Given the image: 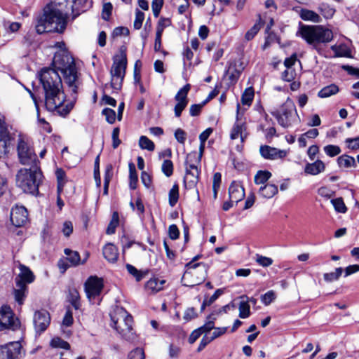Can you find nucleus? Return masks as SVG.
<instances>
[{
  "mask_svg": "<svg viewBox=\"0 0 359 359\" xmlns=\"http://www.w3.org/2000/svg\"><path fill=\"white\" fill-rule=\"evenodd\" d=\"M39 81L44 93V104L49 111H56L62 116H67L73 108V104L63 105L66 96L62 79L53 68H44L39 74Z\"/></svg>",
  "mask_w": 359,
  "mask_h": 359,
  "instance_id": "obj_1",
  "label": "nucleus"
},
{
  "mask_svg": "<svg viewBox=\"0 0 359 359\" xmlns=\"http://www.w3.org/2000/svg\"><path fill=\"white\" fill-rule=\"evenodd\" d=\"M64 2L55 0L47 4L43 8V15L37 20L36 31L38 34L57 32L62 33L67 24V13L64 8Z\"/></svg>",
  "mask_w": 359,
  "mask_h": 359,
  "instance_id": "obj_2",
  "label": "nucleus"
},
{
  "mask_svg": "<svg viewBox=\"0 0 359 359\" xmlns=\"http://www.w3.org/2000/svg\"><path fill=\"white\" fill-rule=\"evenodd\" d=\"M53 69L62 74L64 81L71 91L76 94L80 81L73 57L66 50H60L53 57Z\"/></svg>",
  "mask_w": 359,
  "mask_h": 359,
  "instance_id": "obj_3",
  "label": "nucleus"
},
{
  "mask_svg": "<svg viewBox=\"0 0 359 359\" xmlns=\"http://www.w3.org/2000/svg\"><path fill=\"white\" fill-rule=\"evenodd\" d=\"M297 36H300L317 50L320 44L327 43L333 39L332 31L322 25H301Z\"/></svg>",
  "mask_w": 359,
  "mask_h": 359,
  "instance_id": "obj_4",
  "label": "nucleus"
},
{
  "mask_svg": "<svg viewBox=\"0 0 359 359\" xmlns=\"http://www.w3.org/2000/svg\"><path fill=\"white\" fill-rule=\"evenodd\" d=\"M111 325L124 338L129 341H133L135 332L133 331V317L122 307L115 306L109 313Z\"/></svg>",
  "mask_w": 359,
  "mask_h": 359,
  "instance_id": "obj_5",
  "label": "nucleus"
},
{
  "mask_svg": "<svg viewBox=\"0 0 359 359\" xmlns=\"http://www.w3.org/2000/svg\"><path fill=\"white\" fill-rule=\"evenodd\" d=\"M42 172L39 166L21 168L15 177L18 187L25 193L35 195L39 192V187L41 182Z\"/></svg>",
  "mask_w": 359,
  "mask_h": 359,
  "instance_id": "obj_6",
  "label": "nucleus"
},
{
  "mask_svg": "<svg viewBox=\"0 0 359 359\" xmlns=\"http://www.w3.org/2000/svg\"><path fill=\"white\" fill-rule=\"evenodd\" d=\"M17 152L21 164L29 165L30 167L38 166L37 156L31 145L29 140L27 137L19 135Z\"/></svg>",
  "mask_w": 359,
  "mask_h": 359,
  "instance_id": "obj_7",
  "label": "nucleus"
},
{
  "mask_svg": "<svg viewBox=\"0 0 359 359\" xmlns=\"http://www.w3.org/2000/svg\"><path fill=\"white\" fill-rule=\"evenodd\" d=\"M127 65L126 55L123 51L113 58V65L111 68V86L115 90L121 88Z\"/></svg>",
  "mask_w": 359,
  "mask_h": 359,
  "instance_id": "obj_8",
  "label": "nucleus"
},
{
  "mask_svg": "<svg viewBox=\"0 0 359 359\" xmlns=\"http://www.w3.org/2000/svg\"><path fill=\"white\" fill-rule=\"evenodd\" d=\"M271 114L276 118L278 124L285 128L291 126L295 118L298 117L295 105L290 99L280 109L271 111Z\"/></svg>",
  "mask_w": 359,
  "mask_h": 359,
  "instance_id": "obj_9",
  "label": "nucleus"
},
{
  "mask_svg": "<svg viewBox=\"0 0 359 359\" xmlns=\"http://www.w3.org/2000/svg\"><path fill=\"white\" fill-rule=\"evenodd\" d=\"M201 174L200 165L186 160L185 161V175L183 182L186 189H196L197 198L200 199L198 190L196 189L199 181Z\"/></svg>",
  "mask_w": 359,
  "mask_h": 359,
  "instance_id": "obj_10",
  "label": "nucleus"
},
{
  "mask_svg": "<svg viewBox=\"0 0 359 359\" xmlns=\"http://www.w3.org/2000/svg\"><path fill=\"white\" fill-rule=\"evenodd\" d=\"M20 327V321L15 318L10 306L4 305L0 309V331L15 330Z\"/></svg>",
  "mask_w": 359,
  "mask_h": 359,
  "instance_id": "obj_11",
  "label": "nucleus"
},
{
  "mask_svg": "<svg viewBox=\"0 0 359 359\" xmlns=\"http://www.w3.org/2000/svg\"><path fill=\"white\" fill-rule=\"evenodd\" d=\"M33 323L36 332L41 334L49 326L50 316L46 310L36 311L34 314Z\"/></svg>",
  "mask_w": 359,
  "mask_h": 359,
  "instance_id": "obj_12",
  "label": "nucleus"
},
{
  "mask_svg": "<svg viewBox=\"0 0 359 359\" xmlns=\"http://www.w3.org/2000/svg\"><path fill=\"white\" fill-rule=\"evenodd\" d=\"M191 89V85L187 83L179 90L175 96L177 104L175 106L174 111L176 117H180L182 111L186 108L188 104L187 95Z\"/></svg>",
  "mask_w": 359,
  "mask_h": 359,
  "instance_id": "obj_13",
  "label": "nucleus"
},
{
  "mask_svg": "<svg viewBox=\"0 0 359 359\" xmlns=\"http://www.w3.org/2000/svg\"><path fill=\"white\" fill-rule=\"evenodd\" d=\"M103 288V280L96 276L90 277L85 283L87 297L91 299L99 296Z\"/></svg>",
  "mask_w": 359,
  "mask_h": 359,
  "instance_id": "obj_14",
  "label": "nucleus"
},
{
  "mask_svg": "<svg viewBox=\"0 0 359 359\" xmlns=\"http://www.w3.org/2000/svg\"><path fill=\"white\" fill-rule=\"evenodd\" d=\"M11 222L16 227L24 226L28 219V213L24 206L15 205L12 208L10 215Z\"/></svg>",
  "mask_w": 359,
  "mask_h": 359,
  "instance_id": "obj_15",
  "label": "nucleus"
},
{
  "mask_svg": "<svg viewBox=\"0 0 359 359\" xmlns=\"http://www.w3.org/2000/svg\"><path fill=\"white\" fill-rule=\"evenodd\" d=\"M21 344L14 341L0 346V359H18Z\"/></svg>",
  "mask_w": 359,
  "mask_h": 359,
  "instance_id": "obj_16",
  "label": "nucleus"
},
{
  "mask_svg": "<svg viewBox=\"0 0 359 359\" xmlns=\"http://www.w3.org/2000/svg\"><path fill=\"white\" fill-rule=\"evenodd\" d=\"M259 151L261 156L266 159L283 158L287 155L286 151L268 145H262L259 148Z\"/></svg>",
  "mask_w": 359,
  "mask_h": 359,
  "instance_id": "obj_17",
  "label": "nucleus"
},
{
  "mask_svg": "<svg viewBox=\"0 0 359 359\" xmlns=\"http://www.w3.org/2000/svg\"><path fill=\"white\" fill-rule=\"evenodd\" d=\"M229 199L238 203L245 197V189L240 182L233 181L229 188Z\"/></svg>",
  "mask_w": 359,
  "mask_h": 359,
  "instance_id": "obj_18",
  "label": "nucleus"
},
{
  "mask_svg": "<svg viewBox=\"0 0 359 359\" xmlns=\"http://www.w3.org/2000/svg\"><path fill=\"white\" fill-rule=\"evenodd\" d=\"M20 270V273L15 278V283L19 282L27 285L34 280L35 276L27 266L21 264Z\"/></svg>",
  "mask_w": 359,
  "mask_h": 359,
  "instance_id": "obj_19",
  "label": "nucleus"
},
{
  "mask_svg": "<svg viewBox=\"0 0 359 359\" xmlns=\"http://www.w3.org/2000/svg\"><path fill=\"white\" fill-rule=\"evenodd\" d=\"M165 283V280L154 277L146 283L144 288L149 294H156L163 290Z\"/></svg>",
  "mask_w": 359,
  "mask_h": 359,
  "instance_id": "obj_20",
  "label": "nucleus"
},
{
  "mask_svg": "<svg viewBox=\"0 0 359 359\" xmlns=\"http://www.w3.org/2000/svg\"><path fill=\"white\" fill-rule=\"evenodd\" d=\"M103 255L104 258L111 263H114L118 257V252L117 248L112 243H109L103 248Z\"/></svg>",
  "mask_w": 359,
  "mask_h": 359,
  "instance_id": "obj_21",
  "label": "nucleus"
},
{
  "mask_svg": "<svg viewBox=\"0 0 359 359\" xmlns=\"http://www.w3.org/2000/svg\"><path fill=\"white\" fill-rule=\"evenodd\" d=\"M325 169V163L321 160H316L313 163H308L304 168V172L306 174L311 175H316Z\"/></svg>",
  "mask_w": 359,
  "mask_h": 359,
  "instance_id": "obj_22",
  "label": "nucleus"
},
{
  "mask_svg": "<svg viewBox=\"0 0 359 359\" xmlns=\"http://www.w3.org/2000/svg\"><path fill=\"white\" fill-rule=\"evenodd\" d=\"M16 283V288L13 290V294L15 297V300L18 303L19 305H22L24 303V300L27 297L28 292L27 285L22 283H19V282Z\"/></svg>",
  "mask_w": 359,
  "mask_h": 359,
  "instance_id": "obj_23",
  "label": "nucleus"
},
{
  "mask_svg": "<svg viewBox=\"0 0 359 359\" xmlns=\"http://www.w3.org/2000/svg\"><path fill=\"white\" fill-rule=\"evenodd\" d=\"M246 130V126L245 123H240L236 121L231 131L230 138L231 140H236L241 136V140L243 142L244 139L246 137V135H243V132Z\"/></svg>",
  "mask_w": 359,
  "mask_h": 359,
  "instance_id": "obj_24",
  "label": "nucleus"
},
{
  "mask_svg": "<svg viewBox=\"0 0 359 359\" xmlns=\"http://www.w3.org/2000/svg\"><path fill=\"white\" fill-rule=\"evenodd\" d=\"M278 193V187L273 184H266L259 188V194L265 198H271Z\"/></svg>",
  "mask_w": 359,
  "mask_h": 359,
  "instance_id": "obj_25",
  "label": "nucleus"
},
{
  "mask_svg": "<svg viewBox=\"0 0 359 359\" xmlns=\"http://www.w3.org/2000/svg\"><path fill=\"white\" fill-rule=\"evenodd\" d=\"M205 142H200L199 153L197 154L196 151L189 153L187 154L186 160L201 165V158L205 149Z\"/></svg>",
  "mask_w": 359,
  "mask_h": 359,
  "instance_id": "obj_26",
  "label": "nucleus"
},
{
  "mask_svg": "<svg viewBox=\"0 0 359 359\" xmlns=\"http://www.w3.org/2000/svg\"><path fill=\"white\" fill-rule=\"evenodd\" d=\"M339 91V87L332 83L323 88L318 93V97L321 98H326L333 95L337 94Z\"/></svg>",
  "mask_w": 359,
  "mask_h": 359,
  "instance_id": "obj_27",
  "label": "nucleus"
},
{
  "mask_svg": "<svg viewBox=\"0 0 359 359\" xmlns=\"http://www.w3.org/2000/svg\"><path fill=\"white\" fill-rule=\"evenodd\" d=\"M300 17L303 20H308L313 22H320L321 21V18L318 13L308 9H302L300 12Z\"/></svg>",
  "mask_w": 359,
  "mask_h": 359,
  "instance_id": "obj_28",
  "label": "nucleus"
},
{
  "mask_svg": "<svg viewBox=\"0 0 359 359\" xmlns=\"http://www.w3.org/2000/svg\"><path fill=\"white\" fill-rule=\"evenodd\" d=\"M337 163L340 167L350 168L356 166L355 158L346 154L338 157Z\"/></svg>",
  "mask_w": 359,
  "mask_h": 359,
  "instance_id": "obj_29",
  "label": "nucleus"
},
{
  "mask_svg": "<svg viewBox=\"0 0 359 359\" xmlns=\"http://www.w3.org/2000/svg\"><path fill=\"white\" fill-rule=\"evenodd\" d=\"M65 254L67 255V259L72 266H77L81 264V258L78 252L66 248Z\"/></svg>",
  "mask_w": 359,
  "mask_h": 359,
  "instance_id": "obj_30",
  "label": "nucleus"
},
{
  "mask_svg": "<svg viewBox=\"0 0 359 359\" xmlns=\"http://www.w3.org/2000/svg\"><path fill=\"white\" fill-rule=\"evenodd\" d=\"M241 71L236 68V65H230L229 69L226 71V74L228 76V79L230 84H234L238 80Z\"/></svg>",
  "mask_w": 359,
  "mask_h": 359,
  "instance_id": "obj_31",
  "label": "nucleus"
},
{
  "mask_svg": "<svg viewBox=\"0 0 359 359\" xmlns=\"http://www.w3.org/2000/svg\"><path fill=\"white\" fill-rule=\"evenodd\" d=\"M169 205L171 207H174L179 199V185L175 183L169 191Z\"/></svg>",
  "mask_w": 359,
  "mask_h": 359,
  "instance_id": "obj_32",
  "label": "nucleus"
},
{
  "mask_svg": "<svg viewBox=\"0 0 359 359\" xmlns=\"http://www.w3.org/2000/svg\"><path fill=\"white\" fill-rule=\"evenodd\" d=\"M69 301L75 309L80 307V296L76 289H71L69 292Z\"/></svg>",
  "mask_w": 359,
  "mask_h": 359,
  "instance_id": "obj_33",
  "label": "nucleus"
},
{
  "mask_svg": "<svg viewBox=\"0 0 359 359\" xmlns=\"http://www.w3.org/2000/svg\"><path fill=\"white\" fill-rule=\"evenodd\" d=\"M271 177V173L268 170H259L255 176V182L257 184L266 183Z\"/></svg>",
  "mask_w": 359,
  "mask_h": 359,
  "instance_id": "obj_34",
  "label": "nucleus"
},
{
  "mask_svg": "<svg viewBox=\"0 0 359 359\" xmlns=\"http://www.w3.org/2000/svg\"><path fill=\"white\" fill-rule=\"evenodd\" d=\"M254 90L252 87L245 90L241 96V102L243 105H250L254 98Z\"/></svg>",
  "mask_w": 359,
  "mask_h": 359,
  "instance_id": "obj_35",
  "label": "nucleus"
},
{
  "mask_svg": "<svg viewBox=\"0 0 359 359\" xmlns=\"http://www.w3.org/2000/svg\"><path fill=\"white\" fill-rule=\"evenodd\" d=\"M139 146L142 149L153 151L155 149L154 143L147 136H141L139 140Z\"/></svg>",
  "mask_w": 359,
  "mask_h": 359,
  "instance_id": "obj_36",
  "label": "nucleus"
},
{
  "mask_svg": "<svg viewBox=\"0 0 359 359\" xmlns=\"http://www.w3.org/2000/svg\"><path fill=\"white\" fill-rule=\"evenodd\" d=\"M119 223V217L117 212H114L112 215V218L107 228L106 233L107 234L111 235L115 233L116 228L118 225Z\"/></svg>",
  "mask_w": 359,
  "mask_h": 359,
  "instance_id": "obj_37",
  "label": "nucleus"
},
{
  "mask_svg": "<svg viewBox=\"0 0 359 359\" xmlns=\"http://www.w3.org/2000/svg\"><path fill=\"white\" fill-rule=\"evenodd\" d=\"M343 272V269L341 267L336 268L335 271L330 273H325L323 275L324 280L326 282H332L334 280H337L339 277L341 276Z\"/></svg>",
  "mask_w": 359,
  "mask_h": 359,
  "instance_id": "obj_38",
  "label": "nucleus"
},
{
  "mask_svg": "<svg viewBox=\"0 0 359 359\" xmlns=\"http://www.w3.org/2000/svg\"><path fill=\"white\" fill-rule=\"evenodd\" d=\"M239 317L241 318H246L250 315V306L248 301H241L238 306Z\"/></svg>",
  "mask_w": 359,
  "mask_h": 359,
  "instance_id": "obj_39",
  "label": "nucleus"
},
{
  "mask_svg": "<svg viewBox=\"0 0 359 359\" xmlns=\"http://www.w3.org/2000/svg\"><path fill=\"white\" fill-rule=\"evenodd\" d=\"M215 319L216 318L214 317L213 314H210L208 316L207 322L203 326L198 328L202 334L209 332L214 328Z\"/></svg>",
  "mask_w": 359,
  "mask_h": 359,
  "instance_id": "obj_40",
  "label": "nucleus"
},
{
  "mask_svg": "<svg viewBox=\"0 0 359 359\" xmlns=\"http://www.w3.org/2000/svg\"><path fill=\"white\" fill-rule=\"evenodd\" d=\"M172 22L170 18L161 17L158 22L156 33L163 34L164 29L170 26Z\"/></svg>",
  "mask_w": 359,
  "mask_h": 359,
  "instance_id": "obj_41",
  "label": "nucleus"
},
{
  "mask_svg": "<svg viewBox=\"0 0 359 359\" xmlns=\"http://www.w3.org/2000/svg\"><path fill=\"white\" fill-rule=\"evenodd\" d=\"M50 345L54 348H60L65 350L70 348L69 344L60 337L53 338L50 341Z\"/></svg>",
  "mask_w": 359,
  "mask_h": 359,
  "instance_id": "obj_42",
  "label": "nucleus"
},
{
  "mask_svg": "<svg viewBox=\"0 0 359 359\" xmlns=\"http://www.w3.org/2000/svg\"><path fill=\"white\" fill-rule=\"evenodd\" d=\"M331 203L333 205L334 210L337 212L345 213L346 212L347 208L344 203L342 198L332 199L331 200Z\"/></svg>",
  "mask_w": 359,
  "mask_h": 359,
  "instance_id": "obj_43",
  "label": "nucleus"
},
{
  "mask_svg": "<svg viewBox=\"0 0 359 359\" xmlns=\"http://www.w3.org/2000/svg\"><path fill=\"white\" fill-rule=\"evenodd\" d=\"M319 9L322 15L327 19L332 18L336 11L334 8L326 4H321Z\"/></svg>",
  "mask_w": 359,
  "mask_h": 359,
  "instance_id": "obj_44",
  "label": "nucleus"
},
{
  "mask_svg": "<svg viewBox=\"0 0 359 359\" xmlns=\"http://www.w3.org/2000/svg\"><path fill=\"white\" fill-rule=\"evenodd\" d=\"M162 172L166 177H170L173 173V163L170 160H164L161 167Z\"/></svg>",
  "mask_w": 359,
  "mask_h": 359,
  "instance_id": "obj_45",
  "label": "nucleus"
},
{
  "mask_svg": "<svg viewBox=\"0 0 359 359\" xmlns=\"http://www.w3.org/2000/svg\"><path fill=\"white\" fill-rule=\"evenodd\" d=\"M324 151L325 154L330 157L336 156L341 153L340 147L332 144L325 146L324 147Z\"/></svg>",
  "mask_w": 359,
  "mask_h": 359,
  "instance_id": "obj_46",
  "label": "nucleus"
},
{
  "mask_svg": "<svg viewBox=\"0 0 359 359\" xmlns=\"http://www.w3.org/2000/svg\"><path fill=\"white\" fill-rule=\"evenodd\" d=\"M276 297V296L275 292L273 290H269L264 294L262 295L261 301L265 306H268L275 300Z\"/></svg>",
  "mask_w": 359,
  "mask_h": 359,
  "instance_id": "obj_47",
  "label": "nucleus"
},
{
  "mask_svg": "<svg viewBox=\"0 0 359 359\" xmlns=\"http://www.w3.org/2000/svg\"><path fill=\"white\" fill-rule=\"evenodd\" d=\"M102 113L105 116L106 121L109 123L112 124L115 122L116 112L114 110L109 108H105L102 110Z\"/></svg>",
  "mask_w": 359,
  "mask_h": 359,
  "instance_id": "obj_48",
  "label": "nucleus"
},
{
  "mask_svg": "<svg viewBox=\"0 0 359 359\" xmlns=\"http://www.w3.org/2000/svg\"><path fill=\"white\" fill-rule=\"evenodd\" d=\"M257 263H258L260 266L263 267L269 266L273 264V259L270 257H264L260 255H256L255 259Z\"/></svg>",
  "mask_w": 359,
  "mask_h": 359,
  "instance_id": "obj_49",
  "label": "nucleus"
},
{
  "mask_svg": "<svg viewBox=\"0 0 359 359\" xmlns=\"http://www.w3.org/2000/svg\"><path fill=\"white\" fill-rule=\"evenodd\" d=\"M112 4L109 2L105 3L102 6V18L104 20L107 21L109 20L112 11Z\"/></svg>",
  "mask_w": 359,
  "mask_h": 359,
  "instance_id": "obj_50",
  "label": "nucleus"
},
{
  "mask_svg": "<svg viewBox=\"0 0 359 359\" xmlns=\"http://www.w3.org/2000/svg\"><path fill=\"white\" fill-rule=\"evenodd\" d=\"M206 104V102L203 101L200 104H194L191 105L189 113L191 116H197L201 114L203 107Z\"/></svg>",
  "mask_w": 359,
  "mask_h": 359,
  "instance_id": "obj_51",
  "label": "nucleus"
},
{
  "mask_svg": "<svg viewBox=\"0 0 359 359\" xmlns=\"http://www.w3.org/2000/svg\"><path fill=\"white\" fill-rule=\"evenodd\" d=\"M260 29V25L258 23H256L250 29H249L245 35V39L247 40V41H250L252 40L255 36V35L258 33V32L259 31Z\"/></svg>",
  "mask_w": 359,
  "mask_h": 359,
  "instance_id": "obj_52",
  "label": "nucleus"
},
{
  "mask_svg": "<svg viewBox=\"0 0 359 359\" xmlns=\"http://www.w3.org/2000/svg\"><path fill=\"white\" fill-rule=\"evenodd\" d=\"M163 5V0H153L151 3V8L154 17H158Z\"/></svg>",
  "mask_w": 359,
  "mask_h": 359,
  "instance_id": "obj_53",
  "label": "nucleus"
},
{
  "mask_svg": "<svg viewBox=\"0 0 359 359\" xmlns=\"http://www.w3.org/2000/svg\"><path fill=\"white\" fill-rule=\"evenodd\" d=\"M129 34V29L126 27H116L112 32V37H118L121 36H128Z\"/></svg>",
  "mask_w": 359,
  "mask_h": 359,
  "instance_id": "obj_54",
  "label": "nucleus"
},
{
  "mask_svg": "<svg viewBox=\"0 0 359 359\" xmlns=\"http://www.w3.org/2000/svg\"><path fill=\"white\" fill-rule=\"evenodd\" d=\"M128 166L130 172V188L133 190L135 189V165L132 161L129 162Z\"/></svg>",
  "mask_w": 359,
  "mask_h": 359,
  "instance_id": "obj_55",
  "label": "nucleus"
},
{
  "mask_svg": "<svg viewBox=\"0 0 359 359\" xmlns=\"http://www.w3.org/2000/svg\"><path fill=\"white\" fill-rule=\"evenodd\" d=\"M0 139L4 142H9L11 141V135L8 129L0 123Z\"/></svg>",
  "mask_w": 359,
  "mask_h": 359,
  "instance_id": "obj_56",
  "label": "nucleus"
},
{
  "mask_svg": "<svg viewBox=\"0 0 359 359\" xmlns=\"http://www.w3.org/2000/svg\"><path fill=\"white\" fill-rule=\"evenodd\" d=\"M294 76H295L294 69H287L282 73L281 77L283 81L290 82V81H292V80H294Z\"/></svg>",
  "mask_w": 359,
  "mask_h": 359,
  "instance_id": "obj_57",
  "label": "nucleus"
},
{
  "mask_svg": "<svg viewBox=\"0 0 359 359\" xmlns=\"http://www.w3.org/2000/svg\"><path fill=\"white\" fill-rule=\"evenodd\" d=\"M168 235L170 239L175 240L179 238L180 231L177 225L171 224L168 227Z\"/></svg>",
  "mask_w": 359,
  "mask_h": 359,
  "instance_id": "obj_58",
  "label": "nucleus"
},
{
  "mask_svg": "<svg viewBox=\"0 0 359 359\" xmlns=\"http://www.w3.org/2000/svg\"><path fill=\"white\" fill-rule=\"evenodd\" d=\"M161 37L162 34H156V38H155V43H154V50L156 52H161L163 53L164 55H166L168 53L163 50H161Z\"/></svg>",
  "mask_w": 359,
  "mask_h": 359,
  "instance_id": "obj_59",
  "label": "nucleus"
},
{
  "mask_svg": "<svg viewBox=\"0 0 359 359\" xmlns=\"http://www.w3.org/2000/svg\"><path fill=\"white\" fill-rule=\"evenodd\" d=\"M197 316L198 315L195 311V309L194 307H190L185 311L184 314V319L186 321H189L192 319L196 318Z\"/></svg>",
  "mask_w": 359,
  "mask_h": 359,
  "instance_id": "obj_60",
  "label": "nucleus"
},
{
  "mask_svg": "<svg viewBox=\"0 0 359 359\" xmlns=\"http://www.w3.org/2000/svg\"><path fill=\"white\" fill-rule=\"evenodd\" d=\"M62 231L66 237H69L73 231V224L70 221H65L63 224Z\"/></svg>",
  "mask_w": 359,
  "mask_h": 359,
  "instance_id": "obj_61",
  "label": "nucleus"
},
{
  "mask_svg": "<svg viewBox=\"0 0 359 359\" xmlns=\"http://www.w3.org/2000/svg\"><path fill=\"white\" fill-rule=\"evenodd\" d=\"M175 137L178 142L184 144L186 140V133L181 128H177L175 132Z\"/></svg>",
  "mask_w": 359,
  "mask_h": 359,
  "instance_id": "obj_62",
  "label": "nucleus"
},
{
  "mask_svg": "<svg viewBox=\"0 0 359 359\" xmlns=\"http://www.w3.org/2000/svg\"><path fill=\"white\" fill-rule=\"evenodd\" d=\"M74 319L72 313L71 311L68 310L67 311L64 318L62 320V325L69 327L73 324Z\"/></svg>",
  "mask_w": 359,
  "mask_h": 359,
  "instance_id": "obj_63",
  "label": "nucleus"
},
{
  "mask_svg": "<svg viewBox=\"0 0 359 359\" xmlns=\"http://www.w3.org/2000/svg\"><path fill=\"white\" fill-rule=\"evenodd\" d=\"M346 142L348 144V148L357 149L359 148V136L355 138H347Z\"/></svg>",
  "mask_w": 359,
  "mask_h": 359,
  "instance_id": "obj_64",
  "label": "nucleus"
}]
</instances>
